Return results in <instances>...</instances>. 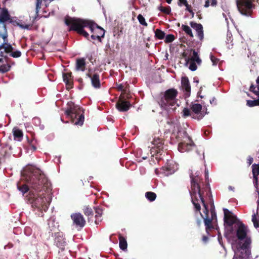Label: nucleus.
<instances>
[{
	"label": "nucleus",
	"instance_id": "f257e3e1",
	"mask_svg": "<svg viewBox=\"0 0 259 259\" xmlns=\"http://www.w3.org/2000/svg\"><path fill=\"white\" fill-rule=\"evenodd\" d=\"M31 190L28 197V201L33 207L46 211L51 202L52 197L49 189L50 183L42 171L35 166H28L24 172Z\"/></svg>",
	"mask_w": 259,
	"mask_h": 259
},
{
	"label": "nucleus",
	"instance_id": "f03ea898",
	"mask_svg": "<svg viewBox=\"0 0 259 259\" xmlns=\"http://www.w3.org/2000/svg\"><path fill=\"white\" fill-rule=\"evenodd\" d=\"M191 190L189 191L191 197L192 202L195 207L196 210L200 211V204H202L204 208V214L201 213L202 218L204 219V223L205 226L206 231L208 233V230L213 228V224L217 221V214L212 209H211L209 213L208 208L204 202L202 196V193L200 190V179L198 175L193 177L191 174Z\"/></svg>",
	"mask_w": 259,
	"mask_h": 259
},
{
	"label": "nucleus",
	"instance_id": "7ed1b4c3",
	"mask_svg": "<svg viewBox=\"0 0 259 259\" xmlns=\"http://www.w3.org/2000/svg\"><path fill=\"white\" fill-rule=\"evenodd\" d=\"M65 23L69 26V31H76L87 38L89 34L84 30V28L90 29L92 33L91 37L94 40L98 39L100 41L101 38L103 37L105 35L104 29L91 20L67 16L65 18Z\"/></svg>",
	"mask_w": 259,
	"mask_h": 259
},
{
	"label": "nucleus",
	"instance_id": "20e7f679",
	"mask_svg": "<svg viewBox=\"0 0 259 259\" xmlns=\"http://www.w3.org/2000/svg\"><path fill=\"white\" fill-rule=\"evenodd\" d=\"M11 16L7 9L0 8V38L2 41L0 42L1 50L4 49L6 53L13 51L12 45L8 43V33L6 23L10 21Z\"/></svg>",
	"mask_w": 259,
	"mask_h": 259
},
{
	"label": "nucleus",
	"instance_id": "39448f33",
	"mask_svg": "<svg viewBox=\"0 0 259 259\" xmlns=\"http://www.w3.org/2000/svg\"><path fill=\"white\" fill-rule=\"evenodd\" d=\"M251 240L247 238L242 245L237 241L232 243V247L234 252L233 258L235 259H249L251 256Z\"/></svg>",
	"mask_w": 259,
	"mask_h": 259
},
{
	"label": "nucleus",
	"instance_id": "423d86ee",
	"mask_svg": "<svg viewBox=\"0 0 259 259\" xmlns=\"http://www.w3.org/2000/svg\"><path fill=\"white\" fill-rule=\"evenodd\" d=\"M177 94V91L175 89L167 90L159 102L161 107L168 111H174L179 106L176 99Z\"/></svg>",
	"mask_w": 259,
	"mask_h": 259
},
{
	"label": "nucleus",
	"instance_id": "0eeeda50",
	"mask_svg": "<svg viewBox=\"0 0 259 259\" xmlns=\"http://www.w3.org/2000/svg\"><path fill=\"white\" fill-rule=\"evenodd\" d=\"M67 105L68 107L65 112L66 116L71 119L74 124L82 125L84 117L83 113H81L80 108L75 105L72 102H68Z\"/></svg>",
	"mask_w": 259,
	"mask_h": 259
},
{
	"label": "nucleus",
	"instance_id": "6e6552de",
	"mask_svg": "<svg viewBox=\"0 0 259 259\" xmlns=\"http://www.w3.org/2000/svg\"><path fill=\"white\" fill-rule=\"evenodd\" d=\"M202 109V106L201 104L198 103L194 104L191 107V112L187 108L184 109L183 111V116H192L193 118L201 119L206 114V112L204 113Z\"/></svg>",
	"mask_w": 259,
	"mask_h": 259
},
{
	"label": "nucleus",
	"instance_id": "1a4fd4ad",
	"mask_svg": "<svg viewBox=\"0 0 259 259\" xmlns=\"http://www.w3.org/2000/svg\"><path fill=\"white\" fill-rule=\"evenodd\" d=\"M183 134V139L179 144L178 150L181 152H188L192 150L195 145L191 138L186 132Z\"/></svg>",
	"mask_w": 259,
	"mask_h": 259
},
{
	"label": "nucleus",
	"instance_id": "9d476101",
	"mask_svg": "<svg viewBox=\"0 0 259 259\" xmlns=\"http://www.w3.org/2000/svg\"><path fill=\"white\" fill-rule=\"evenodd\" d=\"M252 0H236V5L240 13L245 16H250L252 8Z\"/></svg>",
	"mask_w": 259,
	"mask_h": 259
},
{
	"label": "nucleus",
	"instance_id": "9b49d317",
	"mask_svg": "<svg viewBox=\"0 0 259 259\" xmlns=\"http://www.w3.org/2000/svg\"><path fill=\"white\" fill-rule=\"evenodd\" d=\"M185 61V65L192 71H195L197 68L196 63L198 65L201 63L198 53L195 50H193V56L191 58H186Z\"/></svg>",
	"mask_w": 259,
	"mask_h": 259
},
{
	"label": "nucleus",
	"instance_id": "f8f14e48",
	"mask_svg": "<svg viewBox=\"0 0 259 259\" xmlns=\"http://www.w3.org/2000/svg\"><path fill=\"white\" fill-rule=\"evenodd\" d=\"M235 227L236 228V236L240 241L246 240L247 238H249L247 235L248 230L242 223L237 222Z\"/></svg>",
	"mask_w": 259,
	"mask_h": 259
},
{
	"label": "nucleus",
	"instance_id": "ddd939ff",
	"mask_svg": "<svg viewBox=\"0 0 259 259\" xmlns=\"http://www.w3.org/2000/svg\"><path fill=\"white\" fill-rule=\"evenodd\" d=\"M178 168V165L175 161L169 160L166 165L160 169V172L164 176H168L174 173Z\"/></svg>",
	"mask_w": 259,
	"mask_h": 259
},
{
	"label": "nucleus",
	"instance_id": "4468645a",
	"mask_svg": "<svg viewBox=\"0 0 259 259\" xmlns=\"http://www.w3.org/2000/svg\"><path fill=\"white\" fill-rule=\"evenodd\" d=\"M224 221L227 225L231 227L233 225L234 227L236 226V223L239 221L237 220L235 216L233 215L229 210L227 208H224Z\"/></svg>",
	"mask_w": 259,
	"mask_h": 259
},
{
	"label": "nucleus",
	"instance_id": "2eb2a0df",
	"mask_svg": "<svg viewBox=\"0 0 259 259\" xmlns=\"http://www.w3.org/2000/svg\"><path fill=\"white\" fill-rule=\"evenodd\" d=\"M73 224L77 227L82 228L85 224V221L80 213H74L71 215Z\"/></svg>",
	"mask_w": 259,
	"mask_h": 259
},
{
	"label": "nucleus",
	"instance_id": "dca6fc26",
	"mask_svg": "<svg viewBox=\"0 0 259 259\" xmlns=\"http://www.w3.org/2000/svg\"><path fill=\"white\" fill-rule=\"evenodd\" d=\"M117 109L120 112H125L129 110L131 104L126 101L119 100L116 105Z\"/></svg>",
	"mask_w": 259,
	"mask_h": 259
},
{
	"label": "nucleus",
	"instance_id": "f3484780",
	"mask_svg": "<svg viewBox=\"0 0 259 259\" xmlns=\"http://www.w3.org/2000/svg\"><path fill=\"white\" fill-rule=\"evenodd\" d=\"M28 166H34L33 165H27V166H26L23 171H22V178L24 180H25V181L29 185V186H27V185H25V184H23V185H22L21 186H19V185H18L17 187H18V190L21 191L22 192V193L24 195L25 193H26V192H27L28 191V190H29V187L31 189H32L31 187H30V184L29 183V182L27 181L24 175V172L25 171V170L26 169V168L28 167Z\"/></svg>",
	"mask_w": 259,
	"mask_h": 259
},
{
	"label": "nucleus",
	"instance_id": "a211bd4d",
	"mask_svg": "<svg viewBox=\"0 0 259 259\" xmlns=\"http://www.w3.org/2000/svg\"><path fill=\"white\" fill-rule=\"evenodd\" d=\"M182 88L185 92L186 96L189 97L190 95L191 87L188 78L187 77H183L181 79Z\"/></svg>",
	"mask_w": 259,
	"mask_h": 259
},
{
	"label": "nucleus",
	"instance_id": "6ab92c4d",
	"mask_svg": "<svg viewBox=\"0 0 259 259\" xmlns=\"http://www.w3.org/2000/svg\"><path fill=\"white\" fill-rule=\"evenodd\" d=\"M190 24L191 27L196 30L199 38L202 40L204 36L202 25L201 24H198L194 22H191Z\"/></svg>",
	"mask_w": 259,
	"mask_h": 259
},
{
	"label": "nucleus",
	"instance_id": "aec40b11",
	"mask_svg": "<svg viewBox=\"0 0 259 259\" xmlns=\"http://www.w3.org/2000/svg\"><path fill=\"white\" fill-rule=\"evenodd\" d=\"M252 174H253V184L254 186L256 189V188H258V184H257V176L259 175V164H253L252 165Z\"/></svg>",
	"mask_w": 259,
	"mask_h": 259
},
{
	"label": "nucleus",
	"instance_id": "412c9836",
	"mask_svg": "<svg viewBox=\"0 0 259 259\" xmlns=\"http://www.w3.org/2000/svg\"><path fill=\"white\" fill-rule=\"evenodd\" d=\"M10 65L7 62L6 58H0V72L4 73L9 71Z\"/></svg>",
	"mask_w": 259,
	"mask_h": 259
},
{
	"label": "nucleus",
	"instance_id": "4be33fe9",
	"mask_svg": "<svg viewBox=\"0 0 259 259\" xmlns=\"http://www.w3.org/2000/svg\"><path fill=\"white\" fill-rule=\"evenodd\" d=\"M255 191L257 192L258 195V199L257 200V209H256V213H253L252 215V221L253 223V225H254V227L255 228H257L259 227V223L258 222H257V218H256V215L257 214V212L258 211H259V189L258 188H256V190Z\"/></svg>",
	"mask_w": 259,
	"mask_h": 259
},
{
	"label": "nucleus",
	"instance_id": "5701e85b",
	"mask_svg": "<svg viewBox=\"0 0 259 259\" xmlns=\"http://www.w3.org/2000/svg\"><path fill=\"white\" fill-rule=\"evenodd\" d=\"M55 242L57 247L62 250L64 249L66 244V241L62 236H59L55 238Z\"/></svg>",
	"mask_w": 259,
	"mask_h": 259
},
{
	"label": "nucleus",
	"instance_id": "b1692460",
	"mask_svg": "<svg viewBox=\"0 0 259 259\" xmlns=\"http://www.w3.org/2000/svg\"><path fill=\"white\" fill-rule=\"evenodd\" d=\"M89 76L91 77L92 85L95 88H99L100 87V81L99 75L95 74L93 76Z\"/></svg>",
	"mask_w": 259,
	"mask_h": 259
},
{
	"label": "nucleus",
	"instance_id": "393cba45",
	"mask_svg": "<svg viewBox=\"0 0 259 259\" xmlns=\"http://www.w3.org/2000/svg\"><path fill=\"white\" fill-rule=\"evenodd\" d=\"M85 60L83 58L77 59L76 62V70L77 71H84L85 69Z\"/></svg>",
	"mask_w": 259,
	"mask_h": 259
},
{
	"label": "nucleus",
	"instance_id": "a878e982",
	"mask_svg": "<svg viewBox=\"0 0 259 259\" xmlns=\"http://www.w3.org/2000/svg\"><path fill=\"white\" fill-rule=\"evenodd\" d=\"M13 136L14 139L17 141H20L23 136L22 132L17 127H14L13 130Z\"/></svg>",
	"mask_w": 259,
	"mask_h": 259
},
{
	"label": "nucleus",
	"instance_id": "bb28decb",
	"mask_svg": "<svg viewBox=\"0 0 259 259\" xmlns=\"http://www.w3.org/2000/svg\"><path fill=\"white\" fill-rule=\"evenodd\" d=\"M63 80L68 86V88L71 87V81H72V76L71 73H64L63 74Z\"/></svg>",
	"mask_w": 259,
	"mask_h": 259
},
{
	"label": "nucleus",
	"instance_id": "cd10ccee",
	"mask_svg": "<svg viewBox=\"0 0 259 259\" xmlns=\"http://www.w3.org/2000/svg\"><path fill=\"white\" fill-rule=\"evenodd\" d=\"M152 144L154 146L152 148H157L159 150L162 148L163 143L162 141L159 138H154L152 142Z\"/></svg>",
	"mask_w": 259,
	"mask_h": 259
},
{
	"label": "nucleus",
	"instance_id": "c85d7f7f",
	"mask_svg": "<svg viewBox=\"0 0 259 259\" xmlns=\"http://www.w3.org/2000/svg\"><path fill=\"white\" fill-rule=\"evenodd\" d=\"M119 247L121 249L125 250L127 249V242L124 238L120 236H119Z\"/></svg>",
	"mask_w": 259,
	"mask_h": 259
},
{
	"label": "nucleus",
	"instance_id": "c756f323",
	"mask_svg": "<svg viewBox=\"0 0 259 259\" xmlns=\"http://www.w3.org/2000/svg\"><path fill=\"white\" fill-rule=\"evenodd\" d=\"M95 212H96L95 223L97 224L98 221V222L100 221V218H101V217L102 216V209H101L100 208H97H97H95Z\"/></svg>",
	"mask_w": 259,
	"mask_h": 259
},
{
	"label": "nucleus",
	"instance_id": "7c9ffc66",
	"mask_svg": "<svg viewBox=\"0 0 259 259\" xmlns=\"http://www.w3.org/2000/svg\"><path fill=\"white\" fill-rule=\"evenodd\" d=\"M182 28L183 31H184L187 34L189 35L191 37H193L192 30L189 26L186 25H182Z\"/></svg>",
	"mask_w": 259,
	"mask_h": 259
},
{
	"label": "nucleus",
	"instance_id": "2f4dec72",
	"mask_svg": "<svg viewBox=\"0 0 259 259\" xmlns=\"http://www.w3.org/2000/svg\"><path fill=\"white\" fill-rule=\"evenodd\" d=\"M146 198L150 201H154L156 197V195L154 192H148L145 194Z\"/></svg>",
	"mask_w": 259,
	"mask_h": 259
},
{
	"label": "nucleus",
	"instance_id": "473e14b6",
	"mask_svg": "<svg viewBox=\"0 0 259 259\" xmlns=\"http://www.w3.org/2000/svg\"><path fill=\"white\" fill-rule=\"evenodd\" d=\"M158 9L165 14H169L171 12V9L169 6L163 7L160 5L158 7Z\"/></svg>",
	"mask_w": 259,
	"mask_h": 259
},
{
	"label": "nucleus",
	"instance_id": "72a5a7b5",
	"mask_svg": "<svg viewBox=\"0 0 259 259\" xmlns=\"http://www.w3.org/2000/svg\"><path fill=\"white\" fill-rule=\"evenodd\" d=\"M155 35L158 39H161L164 37L165 33L160 29H156L155 31Z\"/></svg>",
	"mask_w": 259,
	"mask_h": 259
},
{
	"label": "nucleus",
	"instance_id": "f704fd0d",
	"mask_svg": "<svg viewBox=\"0 0 259 259\" xmlns=\"http://www.w3.org/2000/svg\"><path fill=\"white\" fill-rule=\"evenodd\" d=\"M247 105L249 107H253L259 105V100H247Z\"/></svg>",
	"mask_w": 259,
	"mask_h": 259
},
{
	"label": "nucleus",
	"instance_id": "c9c22d12",
	"mask_svg": "<svg viewBox=\"0 0 259 259\" xmlns=\"http://www.w3.org/2000/svg\"><path fill=\"white\" fill-rule=\"evenodd\" d=\"M137 19H138L139 23L141 25H144L145 26H147V23H146V22L145 21V19L144 18V17L141 14H139L138 16Z\"/></svg>",
	"mask_w": 259,
	"mask_h": 259
},
{
	"label": "nucleus",
	"instance_id": "e433bc0d",
	"mask_svg": "<svg viewBox=\"0 0 259 259\" xmlns=\"http://www.w3.org/2000/svg\"><path fill=\"white\" fill-rule=\"evenodd\" d=\"M217 4L216 0H206L204 4L205 8L208 7L209 6H214Z\"/></svg>",
	"mask_w": 259,
	"mask_h": 259
},
{
	"label": "nucleus",
	"instance_id": "4c0bfd02",
	"mask_svg": "<svg viewBox=\"0 0 259 259\" xmlns=\"http://www.w3.org/2000/svg\"><path fill=\"white\" fill-rule=\"evenodd\" d=\"M175 39V36L172 34H168L165 36V42L167 43L171 42Z\"/></svg>",
	"mask_w": 259,
	"mask_h": 259
},
{
	"label": "nucleus",
	"instance_id": "58836bf2",
	"mask_svg": "<svg viewBox=\"0 0 259 259\" xmlns=\"http://www.w3.org/2000/svg\"><path fill=\"white\" fill-rule=\"evenodd\" d=\"M250 91L253 92L255 95H259V88L251 85L250 87Z\"/></svg>",
	"mask_w": 259,
	"mask_h": 259
},
{
	"label": "nucleus",
	"instance_id": "ea45409f",
	"mask_svg": "<svg viewBox=\"0 0 259 259\" xmlns=\"http://www.w3.org/2000/svg\"><path fill=\"white\" fill-rule=\"evenodd\" d=\"M84 214L88 216L92 215L93 214V211L90 207H86L84 210Z\"/></svg>",
	"mask_w": 259,
	"mask_h": 259
},
{
	"label": "nucleus",
	"instance_id": "a19ab883",
	"mask_svg": "<svg viewBox=\"0 0 259 259\" xmlns=\"http://www.w3.org/2000/svg\"><path fill=\"white\" fill-rule=\"evenodd\" d=\"M210 58L212 63L213 65H216L219 61V60L218 58L214 57L211 53L210 54Z\"/></svg>",
	"mask_w": 259,
	"mask_h": 259
},
{
	"label": "nucleus",
	"instance_id": "79ce46f5",
	"mask_svg": "<svg viewBox=\"0 0 259 259\" xmlns=\"http://www.w3.org/2000/svg\"><path fill=\"white\" fill-rule=\"evenodd\" d=\"M21 55V53L19 51H16L12 52L10 54V56L14 58H18L20 57Z\"/></svg>",
	"mask_w": 259,
	"mask_h": 259
},
{
	"label": "nucleus",
	"instance_id": "37998d69",
	"mask_svg": "<svg viewBox=\"0 0 259 259\" xmlns=\"http://www.w3.org/2000/svg\"><path fill=\"white\" fill-rule=\"evenodd\" d=\"M42 0H36V13L37 14L38 11L40 8V6L41 5Z\"/></svg>",
	"mask_w": 259,
	"mask_h": 259
},
{
	"label": "nucleus",
	"instance_id": "c03bdc74",
	"mask_svg": "<svg viewBox=\"0 0 259 259\" xmlns=\"http://www.w3.org/2000/svg\"><path fill=\"white\" fill-rule=\"evenodd\" d=\"M186 7V10L189 11L193 17L194 13L191 9V6L187 4V5H185Z\"/></svg>",
	"mask_w": 259,
	"mask_h": 259
},
{
	"label": "nucleus",
	"instance_id": "a18cd8bd",
	"mask_svg": "<svg viewBox=\"0 0 259 259\" xmlns=\"http://www.w3.org/2000/svg\"><path fill=\"white\" fill-rule=\"evenodd\" d=\"M19 26L23 28L26 29H29L30 26L29 25H23V24H19Z\"/></svg>",
	"mask_w": 259,
	"mask_h": 259
},
{
	"label": "nucleus",
	"instance_id": "49530a36",
	"mask_svg": "<svg viewBox=\"0 0 259 259\" xmlns=\"http://www.w3.org/2000/svg\"><path fill=\"white\" fill-rule=\"evenodd\" d=\"M179 1L180 3V6H181L182 5H187L188 3L187 0H179Z\"/></svg>",
	"mask_w": 259,
	"mask_h": 259
},
{
	"label": "nucleus",
	"instance_id": "de8ad7c7",
	"mask_svg": "<svg viewBox=\"0 0 259 259\" xmlns=\"http://www.w3.org/2000/svg\"><path fill=\"white\" fill-rule=\"evenodd\" d=\"M253 162V158L250 157V156H249L248 159H247V163L248 164V165H250Z\"/></svg>",
	"mask_w": 259,
	"mask_h": 259
},
{
	"label": "nucleus",
	"instance_id": "09e8293b",
	"mask_svg": "<svg viewBox=\"0 0 259 259\" xmlns=\"http://www.w3.org/2000/svg\"><path fill=\"white\" fill-rule=\"evenodd\" d=\"M118 89L119 90H123V86H122V85L120 84L119 85H118Z\"/></svg>",
	"mask_w": 259,
	"mask_h": 259
},
{
	"label": "nucleus",
	"instance_id": "8fccbe9b",
	"mask_svg": "<svg viewBox=\"0 0 259 259\" xmlns=\"http://www.w3.org/2000/svg\"><path fill=\"white\" fill-rule=\"evenodd\" d=\"M207 240V237L206 236H204L203 237V241L206 242Z\"/></svg>",
	"mask_w": 259,
	"mask_h": 259
},
{
	"label": "nucleus",
	"instance_id": "3c124183",
	"mask_svg": "<svg viewBox=\"0 0 259 259\" xmlns=\"http://www.w3.org/2000/svg\"><path fill=\"white\" fill-rule=\"evenodd\" d=\"M214 100H215V98H213V99H212L211 100H210V103L211 104H212V102L214 101Z\"/></svg>",
	"mask_w": 259,
	"mask_h": 259
},
{
	"label": "nucleus",
	"instance_id": "603ef678",
	"mask_svg": "<svg viewBox=\"0 0 259 259\" xmlns=\"http://www.w3.org/2000/svg\"><path fill=\"white\" fill-rule=\"evenodd\" d=\"M208 176V171H205V177L207 178Z\"/></svg>",
	"mask_w": 259,
	"mask_h": 259
},
{
	"label": "nucleus",
	"instance_id": "864d4df0",
	"mask_svg": "<svg viewBox=\"0 0 259 259\" xmlns=\"http://www.w3.org/2000/svg\"><path fill=\"white\" fill-rule=\"evenodd\" d=\"M256 83L258 85H259V76L257 77L256 79Z\"/></svg>",
	"mask_w": 259,
	"mask_h": 259
},
{
	"label": "nucleus",
	"instance_id": "5fc2aeb1",
	"mask_svg": "<svg viewBox=\"0 0 259 259\" xmlns=\"http://www.w3.org/2000/svg\"><path fill=\"white\" fill-rule=\"evenodd\" d=\"M171 1L172 0H166V2L168 3V4H170L171 2Z\"/></svg>",
	"mask_w": 259,
	"mask_h": 259
},
{
	"label": "nucleus",
	"instance_id": "6e6d98bb",
	"mask_svg": "<svg viewBox=\"0 0 259 259\" xmlns=\"http://www.w3.org/2000/svg\"><path fill=\"white\" fill-rule=\"evenodd\" d=\"M147 156H143V157H142V159H144V160H145V159H147Z\"/></svg>",
	"mask_w": 259,
	"mask_h": 259
},
{
	"label": "nucleus",
	"instance_id": "4d7b16f0",
	"mask_svg": "<svg viewBox=\"0 0 259 259\" xmlns=\"http://www.w3.org/2000/svg\"><path fill=\"white\" fill-rule=\"evenodd\" d=\"M200 223H201L200 221H198L197 223H198V225H199L200 224Z\"/></svg>",
	"mask_w": 259,
	"mask_h": 259
},
{
	"label": "nucleus",
	"instance_id": "13d9d810",
	"mask_svg": "<svg viewBox=\"0 0 259 259\" xmlns=\"http://www.w3.org/2000/svg\"><path fill=\"white\" fill-rule=\"evenodd\" d=\"M0 55L2 56H4L3 53L2 52H1Z\"/></svg>",
	"mask_w": 259,
	"mask_h": 259
},
{
	"label": "nucleus",
	"instance_id": "bf43d9fd",
	"mask_svg": "<svg viewBox=\"0 0 259 259\" xmlns=\"http://www.w3.org/2000/svg\"><path fill=\"white\" fill-rule=\"evenodd\" d=\"M48 225L50 226V222H49L48 223Z\"/></svg>",
	"mask_w": 259,
	"mask_h": 259
},
{
	"label": "nucleus",
	"instance_id": "052dcab7",
	"mask_svg": "<svg viewBox=\"0 0 259 259\" xmlns=\"http://www.w3.org/2000/svg\"><path fill=\"white\" fill-rule=\"evenodd\" d=\"M196 83H198V80L196 81Z\"/></svg>",
	"mask_w": 259,
	"mask_h": 259
}]
</instances>
